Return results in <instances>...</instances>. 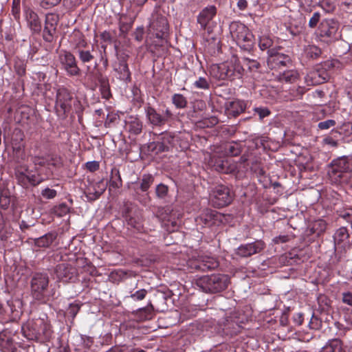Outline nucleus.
Wrapping results in <instances>:
<instances>
[{
  "mask_svg": "<svg viewBox=\"0 0 352 352\" xmlns=\"http://www.w3.org/2000/svg\"><path fill=\"white\" fill-rule=\"evenodd\" d=\"M327 173L331 183L349 184L352 186V160L349 157L342 156L333 160Z\"/></svg>",
  "mask_w": 352,
  "mask_h": 352,
  "instance_id": "nucleus-1",
  "label": "nucleus"
},
{
  "mask_svg": "<svg viewBox=\"0 0 352 352\" xmlns=\"http://www.w3.org/2000/svg\"><path fill=\"white\" fill-rule=\"evenodd\" d=\"M21 330L23 336L30 340H47L52 334L47 318L29 320L22 326Z\"/></svg>",
  "mask_w": 352,
  "mask_h": 352,
  "instance_id": "nucleus-2",
  "label": "nucleus"
},
{
  "mask_svg": "<svg viewBox=\"0 0 352 352\" xmlns=\"http://www.w3.org/2000/svg\"><path fill=\"white\" fill-rule=\"evenodd\" d=\"M49 282V276L45 273H36L33 275L30 281V289L34 299L41 303H46L51 298L55 297L56 293L53 289L50 295L46 294Z\"/></svg>",
  "mask_w": 352,
  "mask_h": 352,
  "instance_id": "nucleus-3",
  "label": "nucleus"
},
{
  "mask_svg": "<svg viewBox=\"0 0 352 352\" xmlns=\"http://www.w3.org/2000/svg\"><path fill=\"white\" fill-rule=\"evenodd\" d=\"M228 283V276L221 274L204 276L197 280V286L204 292L209 293L220 292L227 288Z\"/></svg>",
  "mask_w": 352,
  "mask_h": 352,
  "instance_id": "nucleus-4",
  "label": "nucleus"
},
{
  "mask_svg": "<svg viewBox=\"0 0 352 352\" xmlns=\"http://www.w3.org/2000/svg\"><path fill=\"white\" fill-rule=\"evenodd\" d=\"M232 38L237 45L245 51H250L253 47L254 36L243 23L232 22L230 25Z\"/></svg>",
  "mask_w": 352,
  "mask_h": 352,
  "instance_id": "nucleus-5",
  "label": "nucleus"
},
{
  "mask_svg": "<svg viewBox=\"0 0 352 352\" xmlns=\"http://www.w3.org/2000/svg\"><path fill=\"white\" fill-rule=\"evenodd\" d=\"M58 67L69 76H76L80 73L76 57L70 52L62 50L58 54Z\"/></svg>",
  "mask_w": 352,
  "mask_h": 352,
  "instance_id": "nucleus-6",
  "label": "nucleus"
},
{
  "mask_svg": "<svg viewBox=\"0 0 352 352\" xmlns=\"http://www.w3.org/2000/svg\"><path fill=\"white\" fill-rule=\"evenodd\" d=\"M168 23L167 19L161 14L155 13L152 16V21L148 27L149 34L157 38L164 39L168 32Z\"/></svg>",
  "mask_w": 352,
  "mask_h": 352,
  "instance_id": "nucleus-7",
  "label": "nucleus"
},
{
  "mask_svg": "<svg viewBox=\"0 0 352 352\" xmlns=\"http://www.w3.org/2000/svg\"><path fill=\"white\" fill-rule=\"evenodd\" d=\"M14 174L18 184L24 188H28L30 185H38L42 181L38 175L33 174L25 165L16 167Z\"/></svg>",
  "mask_w": 352,
  "mask_h": 352,
  "instance_id": "nucleus-8",
  "label": "nucleus"
},
{
  "mask_svg": "<svg viewBox=\"0 0 352 352\" xmlns=\"http://www.w3.org/2000/svg\"><path fill=\"white\" fill-rule=\"evenodd\" d=\"M188 265L192 270L206 272L216 269L219 266V262L214 257L201 255L189 260Z\"/></svg>",
  "mask_w": 352,
  "mask_h": 352,
  "instance_id": "nucleus-9",
  "label": "nucleus"
},
{
  "mask_svg": "<svg viewBox=\"0 0 352 352\" xmlns=\"http://www.w3.org/2000/svg\"><path fill=\"white\" fill-rule=\"evenodd\" d=\"M212 204L218 208L228 205L232 201V196L228 187L223 185L216 186L211 195Z\"/></svg>",
  "mask_w": 352,
  "mask_h": 352,
  "instance_id": "nucleus-10",
  "label": "nucleus"
},
{
  "mask_svg": "<svg viewBox=\"0 0 352 352\" xmlns=\"http://www.w3.org/2000/svg\"><path fill=\"white\" fill-rule=\"evenodd\" d=\"M267 65L271 69H280L290 63L289 56L278 52L276 50H268Z\"/></svg>",
  "mask_w": 352,
  "mask_h": 352,
  "instance_id": "nucleus-11",
  "label": "nucleus"
},
{
  "mask_svg": "<svg viewBox=\"0 0 352 352\" xmlns=\"http://www.w3.org/2000/svg\"><path fill=\"white\" fill-rule=\"evenodd\" d=\"M59 16L54 13H48L45 16V27L43 33V39L47 42H52L56 31V26Z\"/></svg>",
  "mask_w": 352,
  "mask_h": 352,
  "instance_id": "nucleus-12",
  "label": "nucleus"
},
{
  "mask_svg": "<svg viewBox=\"0 0 352 352\" xmlns=\"http://www.w3.org/2000/svg\"><path fill=\"white\" fill-rule=\"evenodd\" d=\"M221 69H223V75L226 76V79L232 80L241 77L243 69L236 59L223 63Z\"/></svg>",
  "mask_w": 352,
  "mask_h": 352,
  "instance_id": "nucleus-13",
  "label": "nucleus"
},
{
  "mask_svg": "<svg viewBox=\"0 0 352 352\" xmlns=\"http://www.w3.org/2000/svg\"><path fill=\"white\" fill-rule=\"evenodd\" d=\"M265 248V243L262 241H256L254 243L240 245L236 250V254L241 257H248L259 253Z\"/></svg>",
  "mask_w": 352,
  "mask_h": 352,
  "instance_id": "nucleus-14",
  "label": "nucleus"
},
{
  "mask_svg": "<svg viewBox=\"0 0 352 352\" xmlns=\"http://www.w3.org/2000/svg\"><path fill=\"white\" fill-rule=\"evenodd\" d=\"M338 23L333 19H325L319 26L320 35L322 37L336 38Z\"/></svg>",
  "mask_w": 352,
  "mask_h": 352,
  "instance_id": "nucleus-15",
  "label": "nucleus"
},
{
  "mask_svg": "<svg viewBox=\"0 0 352 352\" xmlns=\"http://www.w3.org/2000/svg\"><path fill=\"white\" fill-rule=\"evenodd\" d=\"M57 278L63 282L73 280L76 276V269L68 263L58 264L55 270Z\"/></svg>",
  "mask_w": 352,
  "mask_h": 352,
  "instance_id": "nucleus-16",
  "label": "nucleus"
},
{
  "mask_svg": "<svg viewBox=\"0 0 352 352\" xmlns=\"http://www.w3.org/2000/svg\"><path fill=\"white\" fill-rule=\"evenodd\" d=\"M146 117L150 124L153 126H161L166 124V118L158 113L153 107L147 105L144 108Z\"/></svg>",
  "mask_w": 352,
  "mask_h": 352,
  "instance_id": "nucleus-17",
  "label": "nucleus"
},
{
  "mask_svg": "<svg viewBox=\"0 0 352 352\" xmlns=\"http://www.w3.org/2000/svg\"><path fill=\"white\" fill-rule=\"evenodd\" d=\"M217 14V8L214 6H208L204 8L197 16V22L202 29H206L208 23Z\"/></svg>",
  "mask_w": 352,
  "mask_h": 352,
  "instance_id": "nucleus-18",
  "label": "nucleus"
},
{
  "mask_svg": "<svg viewBox=\"0 0 352 352\" xmlns=\"http://www.w3.org/2000/svg\"><path fill=\"white\" fill-rule=\"evenodd\" d=\"M71 99L72 96L69 91L65 88H60L58 90L56 94V106L59 107L64 112H66L70 108Z\"/></svg>",
  "mask_w": 352,
  "mask_h": 352,
  "instance_id": "nucleus-19",
  "label": "nucleus"
},
{
  "mask_svg": "<svg viewBox=\"0 0 352 352\" xmlns=\"http://www.w3.org/2000/svg\"><path fill=\"white\" fill-rule=\"evenodd\" d=\"M26 21L28 27L33 33H40L41 31V23L38 14L31 9L25 11Z\"/></svg>",
  "mask_w": 352,
  "mask_h": 352,
  "instance_id": "nucleus-20",
  "label": "nucleus"
},
{
  "mask_svg": "<svg viewBox=\"0 0 352 352\" xmlns=\"http://www.w3.org/2000/svg\"><path fill=\"white\" fill-rule=\"evenodd\" d=\"M327 78V74L325 72L322 74L318 71L314 70L310 72L305 77V82L308 85H316L322 84Z\"/></svg>",
  "mask_w": 352,
  "mask_h": 352,
  "instance_id": "nucleus-21",
  "label": "nucleus"
},
{
  "mask_svg": "<svg viewBox=\"0 0 352 352\" xmlns=\"http://www.w3.org/2000/svg\"><path fill=\"white\" fill-rule=\"evenodd\" d=\"M245 104L241 100L230 102L226 107V113L228 117H236L245 111Z\"/></svg>",
  "mask_w": 352,
  "mask_h": 352,
  "instance_id": "nucleus-22",
  "label": "nucleus"
},
{
  "mask_svg": "<svg viewBox=\"0 0 352 352\" xmlns=\"http://www.w3.org/2000/svg\"><path fill=\"white\" fill-rule=\"evenodd\" d=\"M114 70L117 73V78L120 80L125 82L131 80V73L128 65L124 60H120L118 65H115Z\"/></svg>",
  "mask_w": 352,
  "mask_h": 352,
  "instance_id": "nucleus-23",
  "label": "nucleus"
},
{
  "mask_svg": "<svg viewBox=\"0 0 352 352\" xmlns=\"http://www.w3.org/2000/svg\"><path fill=\"white\" fill-rule=\"evenodd\" d=\"M218 213L211 209H204L201 214L196 218L197 223H202L204 225H210L213 223L212 221L217 218Z\"/></svg>",
  "mask_w": 352,
  "mask_h": 352,
  "instance_id": "nucleus-24",
  "label": "nucleus"
},
{
  "mask_svg": "<svg viewBox=\"0 0 352 352\" xmlns=\"http://www.w3.org/2000/svg\"><path fill=\"white\" fill-rule=\"evenodd\" d=\"M107 188V184L104 183L103 180L97 182L92 187H89L87 191V197L92 200H95L104 192Z\"/></svg>",
  "mask_w": 352,
  "mask_h": 352,
  "instance_id": "nucleus-25",
  "label": "nucleus"
},
{
  "mask_svg": "<svg viewBox=\"0 0 352 352\" xmlns=\"http://www.w3.org/2000/svg\"><path fill=\"white\" fill-rule=\"evenodd\" d=\"M342 342L338 338L329 340L319 352H342Z\"/></svg>",
  "mask_w": 352,
  "mask_h": 352,
  "instance_id": "nucleus-26",
  "label": "nucleus"
},
{
  "mask_svg": "<svg viewBox=\"0 0 352 352\" xmlns=\"http://www.w3.org/2000/svg\"><path fill=\"white\" fill-rule=\"evenodd\" d=\"M126 126L128 131L134 135H138L142 130V122L135 117H130L126 121Z\"/></svg>",
  "mask_w": 352,
  "mask_h": 352,
  "instance_id": "nucleus-27",
  "label": "nucleus"
},
{
  "mask_svg": "<svg viewBox=\"0 0 352 352\" xmlns=\"http://www.w3.org/2000/svg\"><path fill=\"white\" fill-rule=\"evenodd\" d=\"M56 234L55 233L50 232L39 238L35 239V244L38 247L46 248L50 246L53 241L56 239Z\"/></svg>",
  "mask_w": 352,
  "mask_h": 352,
  "instance_id": "nucleus-28",
  "label": "nucleus"
},
{
  "mask_svg": "<svg viewBox=\"0 0 352 352\" xmlns=\"http://www.w3.org/2000/svg\"><path fill=\"white\" fill-rule=\"evenodd\" d=\"M93 52H94V47H91V50L85 48L78 50L77 54L80 62L83 64L91 63L95 59Z\"/></svg>",
  "mask_w": 352,
  "mask_h": 352,
  "instance_id": "nucleus-29",
  "label": "nucleus"
},
{
  "mask_svg": "<svg viewBox=\"0 0 352 352\" xmlns=\"http://www.w3.org/2000/svg\"><path fill=\"white\" fill-rule=\"evenodd\" d=\"M349 234L345 227H341L333 235V240L336 245H342L349 239Z\"/></svg>",
  "mask_w": 352,
  "mask_h": 352,
  "instance_id": "nucleus-30",
  "label": "nucleus"
},
{
  "mask_svg": "<svg viewBox=\"0 0 352 352\" xmlns=\"http://www.w3.org/2000/svg\"><path fill=\"white\" fill-rule=\"evenodd\" d=\"M122 185V182L119 170L113 167L111 170L110 187L119 188Z\"/></svg>",
  "mask_w": 352,
  "mask_h": 352,
  "instance_id": "nucleus-31",
  "label": "nucleus"
},
{
  "mask_svg": "<svg viewBox=\"0 0 352 352\" xmlns=\"http://www.w3.org/2000/svg\"><path fill=\"white\" fill-rule=\"evenodd\" d=\"M71 39L77 50L85 48L87 45L84 36L80 32H74L73 35L71 36Z\"/></svg>",
  "mask_w": 352,
  "mask_h": 352,
  "instance_id": "nucleus-32",
  "label": "nucleus"
},
{
  "mask_svg": "<svg viewBox=\"0 0 352 352\" xmlns=\"http://www.w3.org/2000/svg\"><path fill=\"white\" fill-rule=\"evenodd\" d=\"M298 78V73L295 70L285 71L282 74H280L278 79L280 81L285 82L293 83Z\"/></svg>",
  "mask_w": 352,
  "mask_h": 352,
  "instance_id": "nucleus-33",
  "label": "nucleus"
},
{
  "mask_svg": "<svg viewBox=\"0 0 352 352\" xmlns=\"http://www.w3.org/2000/svg\"><path fill=\"white\" fill-rule=\"evenodd\" d=\"M222 63L221 64H214L211 65L210 68V75L218 80H225L226 76L223 75Z\"/></svg>",
  "mask_w": 352,
  "mask_h": 352,
  "instance_id": "nucleus-34",
  "label": "nucleus"
},
{
  "mask_svg": "<svg viewBox=\"0 0 352 352\" xmlns=\"http://www.w3.org/2000/svg\"><path fill=\"white\" fill-rule=\"evenodd\" d=\"M154 182V177L149 174L143 175L140 182V188L142 191L146 192L150 188V186L153 184Z\"/></svg>",
  "mask_w": 352,
  "mask_h": 352,
  "instance_id": "nucleus-35",
  "label": "nucleus"
},
{
  "mask_svg": "<svg viewBox=\"0 0 352 352\" xmlns=\"http://www.w3.org/2000/svg\"><path fill=\"white\" fill-rule=\"evenodd\" d=\"M172 102L177 109H184L187 105L186 98L180 94H175L172 96Z\"/></svg>",
  "mask_w": 352,
  "mask_h": 352,
  "instance_id": "nucleus-36",
  "label": "nucleus"
},
{
  "mask_svg": "<svg viewBox=\"0 0 352 352\" xmlns=\"http://www.w3.org/2000/svg\"><path fill=\"white\" fill-rule=\"evenodd\" d=\"M155 194L158 199L165 200L168 194V188L164 184H158L155 188Z\"/></svg>",
  "mask_w": 352,
  "mask_h": 352,
  "instance_id": "nucleus-37",
  "label": "nucleus"
},
{
  "mask_svg": "<svg viewBox=\"0 0 352 352\" xmlns=\"http://www.w3.org/2000/svg\"><path fill=\"white\" fill-rule=\"evenodd\" d=\"M226 153L232 156H236L241 153L240 148L236 143H229L226 146Z\"/></svg>",
  "mask_w": 352,
  "mask_h": 352,
  "instance_id": "nucleus-38",
  "label": "nucleus"
},
{
  "mask_svg": "<svg viewBox=\"0 0 352 352\" xmlns=\"http://www.w3.org/2000/svg\"><path fill=\"white\" fill-rule=\"evenodd\" d=\"M272 40L269 36H261L259 38L258 46L261 50L269 49L272 45Z\"/></svg>",
  "mask_w": 352,
  "mask_h": 352,
  "instance_id": "nucleus-39",
  "label": "nucleus"
},
{
  "mask_svg": "<svg viewBox=\"0 0 352 352\" xmlns=\"http://www.w3.org/2000/svg\"><path fill=\"white\" fill-rule=\"evenodd\" d=\"M69 212V208L66 204H60L54 208V213L58 217H63Z\"/></svg>",
  "mask_w": 352,
  "mask_h": 352,
  "instance_id": "nucleus-40",
  "label": "nucleus"
},
{
  "mask_svg": "<svg viewBox=\"0 0 352 352\" xmlns=\"http://www.w3.org/2000/svg\"><path fill=\"white\" fill-rule=\"evenodd\" d=\"M306 52L307 56L312 58H316L321 54L320 49L315 45L309 46L306 50Z\"/></svg>",
  "mask_w": 352,
  "mask_h": 352,
  "instance_id": "nucleus-41",
  "label": "nucleus"
},
{
  "mask_svg": "<svg viewBox=\"0 0 352 352\" xmlns=\"http://www.w3.org/2000/svg\"><path fill=\"white\" fill-rule=\"evenodd\" d=\"M193 85L197 89H208L209 88V82L204 77H199Z\"/></svg>",
  "mask_w": 352,
  "mask_h": 352,
  "instance_id": "nucleus-42",
  "label": "nucleus"
},
{
  "mask_svg": "<svg viewBox=\"0 0 352 352\" xmlns=\"http://www.w3.org/2000/svg\"><path fill=\"white\" fill-rule=\"evenodd\" d=\"M80 306L78 303H71L67 310V313L69 316L74 318L79 311Z\"/></svg>",
  "mask_w": 352,
  "mask_h": 352,
  "instance_id": "nucleus-43",
  "label": "nucleus"
},
{
  "mask_svg": "<svg viewBox=\"0 0 352 352\" xmlns=\"http://www.w3.org/2000/svg\"><path fill=\"white\" fill-rule=\"evenodd\" d=\"M14 69L19 76H23L25 73V66L23 61L19 60L14 63Z\"/></svg>",
  "mask_w": 352,
  "mask_h": 352,
  "instance_id": "nucleus-44",
  "label": "nucleus"
},
{
  "mask_svg": "<svg viewBox=\"0 0 352 352\" xmlns=\"http://www.w3.org/2000/svg\"><path fill=\"white\" fill-rule=\"evenodd\" d=\"M336 122L334 120H327L318 123V127L321 130H327L336 125Z\"/></svg>",
  "mask_w": 352,
  "mask_h": 352,
  "instance_id": "nucleus-45",
  "label": "nucleus"
},
{
  "mask_svg": "<svg viewBox=\"0 0 352 352\" xmlns=\"http://www.w3.org/2000/svg\"><path fill=\"white\" fill-rule=\"evenodd\" d=\"M147 294V291L144 289H142L136 291L135 293L132 294L130 297L135 300H143L146 295Z\"/></svg>",
  "mask_w": 352,
  "mask_h": 352,
  "instance_id": "nucleus-46",
  "label": "nucleus"
},
{
  "mask_svg": "<svg viewBox=\"0 0 352 352\" xmlns=\"http://www.w3.org/2000/svg\"><path fill=\"white\" fill-rule=\"evenodd\" d=\"M61 0H43L41 2V6L44 9H49L58 5Z\"/></svg>",
  "mask_w": 352,
  "mask_h": 352,
  "instance_id": "nucleus-47",
  "label": "nucleus"
},
{
  "mask_svg": "<svg viewBox=\"0 0 352 352\" xmlns=\"http://www.w3.org/2000/svg\"><path fill=\"white\" fill-rule=\"evenodd\" d=\"M173 138L169 135H164L163 137V142L158 144V148L161 151H165L168 150V146H166L165 144L167 142L168 143H170V140H172Z\"/></svg>",
  "mask_w": 352,
  "mask_h": 352,
  "instance_id": "nucleus-48",
  "label": "nucleus"
},
{
  "mask_svg": "<svg viewBox=\"0 0 352 352\" xmlns=\"http://www.w3.org/2000/svg\"><path fill=\"white\" fill-rule=\"evenodd\" d=\"M254 111L259 116L261 120L270 114V111L267 108L256 107Z\"/></svg>",
  "mask_w": 352,
  "mask_h": 352,
  "instance_id": "nucleus-49",
  "label": "nucleus"
},
{
  "mask_svg": "<svg viewBox=\"0 0 352 352\" xmlns=\"http://www.w3.org/2000/svg\"><path fill=\"white\" fill-rule=\"evenodd\" d=\"M320 14L319 12H314L309 21V26L310 28H315L319 22Z\"/></svg>",
  "mask_w": 352,
  "mask_h": 352,
  "instance_id": "nucleus-50",
  "label": "nucleus"
},
{
  "mask_svg": "<svg viewBox=\"0 0 352 352\" xmlns=\"http://www.w3.org/2000/svg\"><path fill=\"white\" fill-rule=\"evenodd\" d=\"M41 194L47 199H53L56 195V191L54 189L46 188L42 191Z\"/></svg>",
  "mask_w": 352,
  "mask_h": 352,
  "instance_id": "nucleus-51",
  "label": "nucleus"
},
{
  "mask_svg": "<svg viewBox=\"0 0 352 352\" xmlns=\"http://www.w3.org/2000/svg\"><path fill=\"white\" fill-rule=\"evenodd\" d=\"M314 228L318 230V232H323L326 229V223L322 219L315 221Z\"/></svg>",
  "mask_w": 352,
  "mask_h": 352,
  "instance_id": "nucleus-52",
  "label": "nucleus"
},
{
  "mask_svg": "<svg viewBox=\"0 0 352 352\" xmlns=\"http://www.w3.org/2000/svg\"><path fill=\"white\" fill-rule=\"evenodd\" d=\"M86 168L91 172H94L99 168V164L96 161H91L86 163Z\"/></svg>",
  "mask_w": 352,
  "mask_h": 352,
  "instance_id": "nucleus-53",
  "label": "nucleus"
},
{
  "mask_svg": "<svg viewBox=\"0 0 352 352\" xmlns=\"http://www.w3.org/2000/svg\"><path fill=\"white\" fill-rule=\"evenodd\" d=\"M0 205L1 206L6 209L10 205V198L6 196L3 195V194L0 195Z\"/></svg>",
  "mask_w": 352,
  "mask_h": 352,
  "instance_id": "nucleus-54",
  "label": "nucleus"
},
{
  "mask_svg": "<svg viewBox=\"0 0 352 352\" xmlns=\"http://www.w3.org/2000/svg\"><path fill=\"white\" fill-rule=\"evenodd\" d=\"M342 301L345 304L352 306V294L351 292L344 293Z\"/></svg>",
  "mask_w": 352,
  "mask_h": 352,
  "instance_id": "nucleus-55",
  "label": "nucleus"
},
{
  "mask_svg": "<svg viewBox=\"0 0 352 352\" xmlns=\"http://www.w3.org/2000/svg\"><path fill=\"white\" fill-rule=\"evenodd\" d=\"M245 61L247 62V65L248 66V68L251 70L254 69H258L259 66V63L256 62L254 60H249L245 59Z\"/></svg>",
  "mask_w": 352,
  "mask_h": 352,
  "instance_id": "nucleus-56",
  "label": "nucleus"
},
{
  "mask_svg": "<svg viewBox=\"0 0 352 352\" xmlns=\"http://www.w3.org/2000/svg\"><path fill=\"white\" fill-rule=\"evenodd\" d=\"M342 217L343 219H344L346 221L351 223V227L352 229V209H350L348 211L345 212L342 214Z\"/></svg>",
  "mask_w": 352,
  "mask_h": 352,
  "instance_id": "nucleus-57",
  "label": "nucleus"
},
{
  "mask_svg": "<svg viewBox=\"0 0 352 352\" xmlns=\"http://www.w3.org/2000/svg\"><path fill=\"white\" fill-rule=\"evenodd\" d=\"M100 38L102 41L106 42H111V36L109 32L104 31L101 33Z\"/></svg>",
  "mask_w": 352,
  "mask_h": 352,
  "instance_id": "nucleus-58",
  "label": "nucleus"
},
{
  "mask_svg": "<svg viewBox=\"0 0 352 352\" xmlns=\"http://www.w3.org/2000/svg\"><path fill=\"white\" fill-rule=\"evenodd\" d=\"M102 96L104 98L108 99L111 96L109 88L107 86L102 87Z\"/></svg>",
  "mask_w": 352,
  "mask_h": 352,
  "instance_id": "nucleus-59",
  "label": "nucleus"
},
{
  "mask_svg": "<svg viewBox=\"0 0 352 352\" xmlns=\"http://www.w3.org/2000/svg\"><path fill=\"white\" fill-rule=\"evenodd\" d=\"M305 88L304 87H299L296 91V94H294V97L295 98H300L302 97V96L305 94Z\"/></svg>",
  "mask_w": 352,
  "mask_h": 352,
  "instance_id": "nucleus-60",
  "label": "nucleus"
},
{
  "mask_svg": "<svg viewBox=\"0 0 352 352\" xmlns=\"http://www.w3.org/2000/svg\"><path fill=\"white\" fill-rule=\"evenodd\" d=\"M237 7L240 10H244L248 7V1L246 0H239Z\"/></svg>",
  "mask_w": 352,
  "mask_h": 352,
  "instance_id": "nucleus-61",
  "label": "nucleus"
},
{
  "mask_svg": "<svg viewBox=\"0 0 352 352\" xmlns=\"http://www.w3.org/2000/svg\"><path fill=\"white\" fill-rule=\"evenodd\" d=\"M309 327L311 329H318L319 327V322L317 318H312L311 320L309 322Z\"/></svg>",
  "mask_w": 352,
  "mask_h": 352,
  "instance_id": "nucleus-62",
  "label": "nucleus"
},
{
  "mask_svg": "<svg viewBox=\"0 0 352 352\" xmlns=\"http://www.w3.org/2000/svg\"><path fill=\"white\" fill-rule=\"evenodd\" d=\"M119 26H120V30L122 32H126L131 28V25H129L124 22H122V21L120 22Z\"/></svg>",
  "mask_w": 352,
  "mask_h": 352,
  "instance_id": "nucleus-63",
  "label": "nucleus"
},
{
  "mask_svg": "<svg viewBox=\"0 0 352 352\" xmlns=\"http://www.w3.org/2000/svg\"><path fill=\"white\" fill-rule=\"evenodd\" d=\"M224 162L223 161H220V162H218L217 163L216 165H214L215 166V170L219 171V172H225L226 170L224 168Z\"/></svg>",
  "mask_w": 352,
  "mask_h": 352,
  "instance_id": "nucleus-64",
  "label": "nucleus"
}]
</instances>
